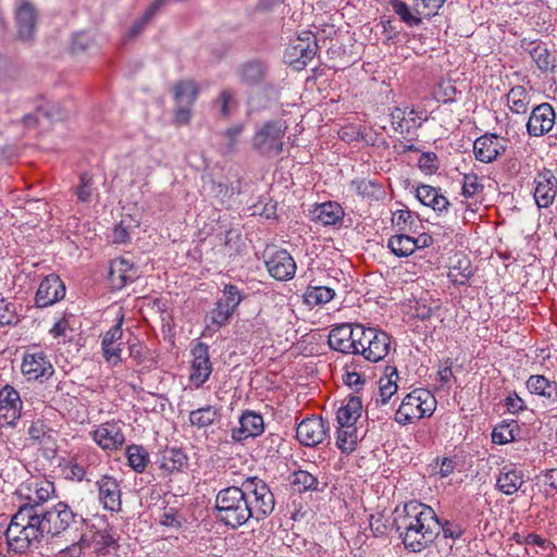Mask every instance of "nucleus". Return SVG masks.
<instances>
[{
  "label": "nucleus",
  "mask_w": 557,
  "mask_h": 557,
  "mask_svg": "<svg viewBox=\"0 0 557 557\" xmlns=\"http://www.w3.org/2000/svg\"><path fill=\"white\" fill-rule=\"evenodd\" d=\"M239 425L232 429L231 437L236 443L260 436L264 432L263 417L252 410H246L239 417Z\"/></svg>",
  "instance_id": "19"
},
{
  "label": "nucleus",
  "mask_w": 557,
  "mask_h": 557,
  "mask_svg": "<svg viewBox=\"0 0 557 557\" xmlns=\"http://www.w3.org/2000/svg\"><path fill=\"white\" fill-rule=\"evenodd\" d=\"M123 318L119 320V322L113 325L103 336L101 346L109 347V345H114L119 341L122 339L123 330H122Z\"/></svg>",
  "instance_id": "62"
},
{
  "label": "nucleus",
  "mask_w": 557,
  "mask_h": 557,
  "mask_svg": "<svg viewBox=\"0 0 557 557\" xmlns=\"http://www.w3.org/2000/svg\"><path fill=\"white\" fill-rule=\"evenodd\" d=\"M269 274L277 281H288L295 276L296 262L292 255L285 250L274 251L265 261Z\"/></svg>",
  "instance_id": "22"
},
{
  "label": "nucleus",
  "mask_w": 557,
  "mask_h": 557,
  "mask_svg": "<svg viewBox=\"0 0 557 557\" xmlns=\"http://www.w3.org/2000/svg\"><path fill=\"white\" fill-rule=\"evenodd\" d=\"M187 465V456L182 449L170 448L162 453L161 468L169 471H181Z\"/></svg>",
  "instance_id": "42"
},
{
  "label": "nucleus",
  "mask_w": 557,
  "mask_h": 557,
  "mask_svg": "<svg viewBox=\"0 0 557 557\" xmlns=\"http://www.w3.org/2000/svg\"><path fill=\"white\" fill-rule=\"evenodd\" d=\"M359 433L356 424H339L336 445L344 454L352 453L358 444Z\"/></svg>",
  "instance_id": "37"
},
{
  "label": "nucleus",
  "mask_w": 557,
  "mask_h": 557,
  "mask_svg": "<svg viewBox=\"0 0 557 557\" xmlns=\"http://www.w3.org/2000/svg\"><path fill=\"white\" fill-rule=\"evenodd\" d=\"M396 524L405 547L413 553L429 547L441 533V520L433 508L417 500L405 504Z\"/></svg>",
  "instance_id": "1"
},
{
  "label": "nucleus",
  "mask_w": 557,
  "mask_h": 557,
  "mask_svg": "<svg viewBox=\"0 0 557 557\" xmlns=\"http://www.w3.org/2000/svg\"><path fill=\"white\" fill-rule=\"evenodd\" d=\"M441 532L445 539L458 540L465 533L462 524L449 520L441 521Z\"/></svg>",
  "instance_id": "58"
},
{
  "label": "nucleus",
  "mask_w": 557,
  "mask_h": 557,
  "mask_svg": "<svg viewBox=\"0 0 557 557\" xmlns=\"http://www.w3.org/2000/svg\"><path fill=\"white\" fill-rule=\"evenodd\" d=\"M172 90L176 103H184L189 107L194 106L199 94L196 82L191 79L175 83Z\"/></svg>",
  "instance_id": "36"
},
{
  "label": "nucleus",
  "mask_w": 557,
  "mask_h": 557,
  "mask_svg": "<svg viewBox=\"0 0 557 557\" xmlns=\"http://www.w3.org/2000/svg\"><path fill=\"white\" fill-rule=\"evenodd\" d=\"M20 321L17 306L15 302L9 301L4 297H0V325H16Z\"/></svg>",
  "instance_id": "48"
},
{
  "label": "nucleus",
  "mask_w": 557,
  "mask_h": 557,
  "mask_svg": "<svg viewBox=\"0 0 557 557\" xmlns=\"http://www.w3.org/2000/svg\"><path fill=\"white\" fill-rule=\"evenodd\" d=\"M531 103V95L521 85L510 88L507 94V106L515 114H525Z\"/></svg>",
  "instance_id": "33"
},
{
  "label": "nucleus",
  "mask_w": 557,
  "mask_h": 557,
  "mask_svg": "<svg viewBox=\"0 0 557 557\" xmlns=\"http://www.w3.org/2000/svg\"><path fill=\"white\" fill-rule=\"evenodd\" d=\"M90 436L101 449L107 451L117 450L125 443L121 421L103 422L90 432Z\"/></svg>",
  "instance_id": "14"
},
{
  "label": "nucleus",
  "mask_w": 557,
  "mask_h": 557,
  "mask_svg": "<svg viewBox=\"0 0 557 557\" xmlns=\"http://www.w3.org/2000/svg\"><path fill=\"white\" fill-rule=\"evenodd\" d=\"M234 100V92L231 89H224L220 92L215 104L220 106L221 115L227 119L231 114V102Z\"/></svg>",
  "instance_id": "60"
},
{
  "label": "nucleus",
  "mask_w": 557,
  "mask_h": 557,
  "mask_svg": "<svg viewBox=\"0 0 557 557\" xmlns=\"http://www.w3.org/2000/svg\"><path fill=\"white\" fill-rule=\"evenodd\" d=\"M219 417V409L214 406L207 405L196 410H191L189 412L188 420L193 426L205 429L213 425Z\"/></svg>",
  "instance_id": "40"
},
{
  "label": "nucleus",
  "mask_w": 557,
  "mask_h": 557,
  "mask_svg": "<svg viewBox=\"0 0 557 557\" xmlns=\"http://www.w3.org/2000/svg\"><path fill=\"white\" fill-rule=\"evenodd\" d=\"M126 457L128 466L138 473L144 472L149 462V455L140 445L134 444L128 446L126 449Z\"/></svg>",
  "instance_id": "44"
},
{
  "label": "nucleus",
  "mask_w": 557,
  "mask_h": 557,
  "mask_svg": "<svg viewBox=\"0 0 557 557\" xmlns=\"http://www.w3.org/2000/svg\"><path fill=\"white\" fill-rule=\"evenodd\" d=\"M54 492L53 482L45 478H32L18 488V493L28 499L30 505H39L50 498Z\"/></svg>",
  "instance_id": "26"
},
{
  "label": "nucleus",
  "mask_w": 557,
  "mask_h": 557,
  "mask_svg": "<svg viewBox=\"0 0 557 557\" xmlns=\"http://www.w3.org/2000/svg\"><path fill=\"white\" fill-rule=\"evenodd\" d=\"M245 495L243 485L221 490L215 496V518L232 529L244 525L250 519Z\"/></svg>",
  "instance_id": "3"
},
{
  "label": "nucleus",
  "mask_w": 557,
  "mask_h": 557,
  "mask_svg": "<svg viewBox=\"0 0 557 557\" xmlns=\"http://www.w3.org/2000/svg\"><path fill=\"white\" fill-rule=\"evenodd\" d=\"M318 48L315 36L311 32H302L287 46L284 60L300 71L315 57Z\"/></svg>",
  "instance_id": "11"
},
{
  "label": "nucleus",
  "mask_w": 557,
  "mask_h": 557,
  "mask_svg": "<svg viewBox=\"0 0 557 557\" xmlns=\"http://www.w3.org/2000/svg\"><path fill=\"white\" fill-rule=\"evenodd\" d=\"M233 313L234 311L216 300L214 308L210 312V324L207 325L206 331L216 332L222 326L228 324Z\"/></svg>",
  "instance_id": "43"
},
{
  "label": "nucleus",
  "mask_w": 557,
  "mask_h": 557,
  "mask_svg": "<svg viewBox=\"0 0 557 557\" xmlns=\"http://www.w3.org/2000/svg\"><path fill=\"white\" fill-rule=\"evenodd\" d=\"M446 0H414V12L424 17L434 16Z\"/></svg>",
  "instance_id": "56"
},
{
  "label": "nucleus",
  "mask_w": 557,
  "mask_h": 557,
  "mask_svg": "<svg viewBox=\"0 0 557 557\" xmlns=\"http://www.w3.org/2000/svg\"><path fill=\"white\" fill-rule=\"evenodd\" d=\"M358 324L343 323L335 325L329 334V346L336 351L355 355L357 348L355 335Z\"/></svg>",
  "instance_id": "24"
},
{
  "label": "nucleus",
  "mask_w": 557,
  "mask_h": 557,
  "mask_svg": "<svg viewBox=\"0 0 557 557\" xmlns=\"http://www.w3.org/2000/svg\"><path fill=\"white\" fill-rule=\"evenodd\" d=\"M102 455L94 447H83L70 456L63 467L65 479L76 482H91L102 474Z\"/></svg>",
  "instance_id": "4"
},
{
  "label": "nucleus",
  "mask_w": 557,
  "mask_h": 557,
  "mask_svg": "<svg viewBox=\"0 0 557 557\" xmlns=\"http://www.w3.org/2000/svg\"><path fill=\"white\" fill-rule=\"evenodd\" d=\"M418 166L428 173H434L438 169L437 156L434 152H423L419 160Z\"/></svg>",
  "instance_id": "61"
},
{
  "label": "nucleus",
  "mask_w": 557,
  "mask_h": 557,
  "mask_svg": "<svg viewBox=\"0 0 557 557\" xmlns=\"http://www.w3.org/2000/svg\"><path fill=\"white\" fill-rule=\"evenodd\" d=\"M483 185L480 182V178L474 173H468L463 175L462 178V191L461 195L470 198L474 197L483 191Z\"/></svg>",
  "instance_id": "53"
},
{
  "label": "nucleus",
  "mask_w": 557,
  "mask_h": 557,
  "mask_svg": "<svg viewBox=\"0 0 557 557\" xmlns=\"http://www.w3.org/2000/svg\"><path fill=\"white\" fill-rule=\"evenodd\" d=\"M191 361L189 367L188 381L196 389L203 386L210 379L213 367L210 359L209 346L202 342H198L191 348Z\"/></svg>",
  "instance_id": "12"
},
{
  "label": "nucleus",
  "mask_w": 557,
  "mask_h": 557,
  "mask_svg": "<svg viewBox=\"0 0 557 557\" xmlns=\"http://www.w3.org/2000/svg\"><path fill=\"white\" fill-rule=\"evenodd\" d=\"M87 537H82L78 543H75L67 548L60 552V557H88L89 552L85 550Z\"/></svg>",
  "instance_id": "64"
},
{
  "label": "nucleus",
  "mask_w": 557,
  "mask_h": 557,
  "mask_svg": "<svg viewBox=\"0 0 557 557\" xmlns=\"http://www.w3.org/2000/svg\"><path fill=\"white\" fill-rule=\"evenodd\" d=\"M362 413V400L359 395L350 396L336 416L338 424H356Z\"/></svg>",
  "instance_id": "35"
},
{
  "label": "nucleus",
  "mask_w": 557,
  "mask_h": 557,
  "mask_svg": "<svg viewBox=\"0 0 557 557\" xmlns=\"http://www.w3.org/2000/svg\"><path fill=\"white\" fill-rule=\"evenodd\" d=\"M38 20L35 5L28 0H21L15 8V22L18 37L22 40L33 38Z\"/></svg>",
  "instance_id": "25"
},
{
  "label": "nucleus",
  "mask_w": 557,
  "mask_h": 557,
  "mask_svg": "<svg viewBox=\"0 0 557 557\" xmlns=\"http://www.w3.org/2000/svg\"><path fill=\"white\" fill-rule=\"evenodd\" d=\"M211 194L223 205L233 196V188L222 182H212Z\"/></svg>",
  "instance_id": "59"
},
{
  "label": "nucleus",
  "mask_w": 557,
  "mask_h": 557,
  "mask_svg": "<svg viewBox=\"0 0 557 557\" xmlns=\"http://www.w3.org/2000/svg\"><path fill=\"white\" fill-rule=\"evenodd\" d=\"M524 484L523 473L515 466H504L496 480V487L505 495H513Z\"/></svg>",
  "instance_id": "29"
},
{
  "label": "nucleus",
  "mask_w": 557,
  "mask_h": 557,
  "mask_svg": "<svg viewBox=\"0 0 557 557\" xmlns=\"http://www.w3.org/2000/svg\"><path fill=\"white\" fill-rule=\"evenodd\" d=\"M288 126L283 120L263 123L251 138L252 149L261 157L275 158L283 152L284 137Z\"/></svg>",
  "instance_id": "7"
},
{
  "label": "nucleus",
  "mask_w": 557,
  "mask_h": 557,
  "mask_svg": "<svg viewBox=\"0 0 557 557\" xmlns=\"http://www.w3.org/2000/svg\"><path fill=\"white\" fill-rule=\"evenodd\" d=\"M434 395L425 388H416L405 396L395 413V421L400 425L431 417L436 409Z\"/></svg>",
  "instance_id": "5"
},
{
  "label": "nucleus",
  "mask_w": 557,
  "mask_h": 557,
  "mask_svg": "<svg viewBox=\"0 0 557 557\" xmlns=\"http://www.w3.org/2000/svg\"><path fill=\"white\" fill-rule=\"evenodd\" d=\"M42 519L40 507L29 503L20 506L5 531L9 549L24 554L32 548H38L41 542L47 541L49 537Z\"/></svg>",
  "instance_id": "2"
},
{
  "label": "nucleus",
  "mask_w": 557,
  "mask_h": 557,
  "mask_svg": "<svg viewBox=\"0 0 557 557\" xmlns=\"http://www.w3.org/2000/svg\"><path fill=\"white\" fill-rule=\"evenodd\" d=\"M243 299L244 296L236 285L226 284L223 288V297L219 298L218 301H221L224 307L235 311Z\"/></svg>",
  "instance_id": "50"
},
{
  "label": "nucleus",
  "mask_w": 557,
  "mask_h": 557,
  "mask_svg": "<svg viewBox=\"0 0 557 557\" xmlns=\"http://www.w3.org/2000/svg\"><path fill=\"white\" fill-rule=\"evenodd\" d=\"M391 5L394 12L399 15L400 20L406 23L408 26H418L421 24V17L416 13L412 14L410 8L406 2L401 0H391Z\"/></svg>",
  "instance_id": "49"
},
{
  "label": "nucleus",
  "mask_w": 557,
  "mask_h": 557,
  "mask_svg": "<svg viewBox=\"0 0 557 557\" xmlns=\"http://www.w3.org/2000/svg\"><path fill=\"white\" fill-rule=\"evenodd\" d=\"M399 374L396 367L386 366L379 380V392L382 404H386L398 391Z\"/></svg>",
  "instance_id": "31"
},
{
  "label": "nucleus",
  "mask_w": 557,
  "mask_h": 557,
  "mask_svg": "<svg viewBox=\"0 0 557 557\" xmlns=\"http://www.w3.org/2000/svg\"><path fill=\"white\" fill-rule=\"evenodd\" d=\"M50 429L44 420L34 421L28 428V436L33 444H42L46 440L50 438Z\"/></svg>",
  "instance_id": "54"
},
{
  "label": "nucleus",
  "mask_w": 557,
  "mask_h": 557,
  "mask_svg": "<svg viewBox=\"0 0 557 557\" xmlns=\"http://www.w3.org/2000/svg\"><path fill=\"white\" fill-rule=\"evenodd\" d=\"M282 443V437L278 434L270 433L260 442V450L264 451L265 456H274L278 453V447Z\"/></svg>",
  "instance_id": "57"
},
{
  "label": "nucleus",
  "mask_w": 557,
  "mask_h": 557,
  "mask_svg": "<svg viewBox=\"0 0 557 557\" xmlns=\"http://www.w3.org/2000/svg\"><path fill=\"white\" fill-rule=\"evenodd\" d=\"M527 388L531 394L548 399H557V382L549 381L544 375H531L527 380Z\"/></svg>",
  "instance_id": "34"
},
{
  "label": "nucleus",
  "mask_w": 557,
  "mask_h": 557,
  "mask_svg": "<svg viewBox=\"0 0 557 557\" xmlns=\"http://www.w3.org/2000/svg\"><path fill=\"white\" fill-rule=\"evenodd\" d=\"M243 491L247 498V517L261 521L274 509L275 499L268 484L257 478H248L243 482Z\"/></svg>",
  "instance_id": "8"
},
{
  "label": "nucleus",
  "mask_w": 557,
  "mask_h": 557,
  "mask_svg": "<svg viewBox=\"0 0 557 557\" xmlns=\"http://www.w3.org/2000/svg\"><path fill=\"white\" fill-rule=\"evenodd\" d=\"M417 199L424 206L432 208L437 214H445L450 207L449 200L441 193L440 188L421 184L416 188Z\"/></svg>",
  "instance_id": "28"
},
{
  "label": "nucleus",
  "mask_w": 557,
  "mask_h": 557,
  "mask_svg": "<svg viewBox=\"0 0 557 557\" xmlns=\"http://www.w3.org/2000/svg\"><path fill=\"white\" fill-rule=\"evenodd\" d=\"M168 0H156L144 13V15L134 22L132 27L128 30L127 38L133 39L137 37L147 26V24L151 21V18L156 15L159 9L165 4Z\"/></svg>",
  "instance_id": "46"
},
{
  "label": "nucleus",
  "mask_w": 557,
  "mask_h": 557,
  "mask_svg": "<svg viewBox=\"0 0 557 557\" xmlns=\"http://www.w3.org/2000/svg\"><path fill=\"white\" fill-rule=\"evenodd\" d=\"M39 116H45L49 120H63L66 117V114L61 112L55 104L46 103L38 106L36 113L26 114L22 122L26 127L35 128L39 123Z\"/></svg>",
  "instance_id": "38"
},
{
  "label": "nucleus",
  "mask_w": 557,
  "mask_h": 557,
  "mask_svg": "<svg viewBox=\"0 0 557 557\" xmlns=\"http://www.w3.org/2000/svg\"><path fill=\"white\" fill-rule=\"evenodd\" d=\"M442 304L437 300H431L430 302L425 300L417 301L414 307L416 315L422 321L430 320L438 310H441Z\"/></svg>",
  "instance_id": "55"
},
{
  "label": "nucleus",
  "mask_w": 557,
  "mask_h": 557,
  "mask_svg": "<svg viewBox=\"0 0 557 557\" xmlns=\"http://www.w3.org/2000/svg\"><path fill=\"white\" fill-rule=\"evenodd\" d=\"M329 422L321 417L304 419L297 426L296 437L304 446L314 447L327 436Z\"/></svg>",
  "instance_id": "15"
},
{
  "label": "nucleus",
  "mask_w": 557,
  "mask_h": 557,
  "mask_svg": "<svg viewBox=\"0 0 557 557\" xmlns=\"http://www.w3.org/2000/svg\"><path fill=\"white\" fill-rule=\"evenodd\" d=\"M314 221L320 222L321 224L336 225L342 222L344 218V210L337 202L327 201L315 208L313 211Z\"/></svg>",
  "instance_id": "32"
},
{
  "label": "nucleus",
  "mask_w": 557,
  "mask_h": 557,
  "mask_svg": "<svg viewBox=\"0 0 557 557\" xmlns=\"http://www.w3.org/2000/svg\"><path fill=\"white\" fill-rule=\"evenodd\" d=\"M355 337L357 338L355 355H361L370 362L383 360L391 350V336L380 329L366 327L360 323L357 325Z\"/></svg>",
  "instance_id": "6"
},
{
  "label": "nucleus",
  "mask_w": 557,
  "mask_h": 557,
  "mask_svg": "<svg viewBox=\"0 0 557 557\" xmlns=\"http://www.w3.org/2000/svg\"><path fill=\"white\" fill-rule=\"evenodd\" d=\"M530 54L541 71H547L553 65L554 58L544 45L536 44Z\"/></svg>",
  "instance_id": "51"
},
{
  "label": "nucleus",
  "mask_w": 557,
  "mask_h": 557,
  "mask_svg": "<svg viewBox=\"0 0 557 557\" xmlns=\"http://www.w3.org/2000/svg\"><path fill=\"white\" fill-rule=\"evenodd\" d=\"M22 400L20 393L12 386L5 385L0 391V421L13 426L21 418Z\"/></svg>",
  "instance_id": "21"
},
{
  "label": "nucleus",
  "mask_w": 557,
  "mask_h": 557,
  "mask_svg": "<svg viewBox=\"0 0 557 557\" xmlns=\"http://www.w3.org/2000/svg\"><path fill=\"white\" fill-rule=\"evenodd\" d=\"M534 200L540 208L553 205L557 195V176L546 168L537 171L534 177Z\"/></svg>",
  "instance_id": "16"
},
{
  "label": "nucleus",
  "mask_w": 557,
  "mask_h": 557,
  "mask_svg": "<svg viewBox=\"0 0 557 557\" xmlns=\"http://www.w3.org/2000/svg\"><path fill=\"white\" fill-rule=\"evenodd\" d=\"M335 296L334 289L326 286H308L304 293V302L309 307L329 304Z\"/></svg>",
  "instance_id": "41"
},
{
  "label": "nucleus",
  "mask_w": 557,
  "mask_h": 557,
  "mask_svg": "<svg viewBox=\"0 0 557 557\" xmlns=\"http://www.w3.org/2000/svg\"><path fill=\"white\" fill-rule=\"evenodd\" d=\"M191 119V107L184 103H176L173 123L176 126L188 125Z\"/></svg>",
  "instance_id": "63"
},
{
  "label": "nucleus",
  "mask_w": 557,
  "mask_h": 557,
  "mask_svg": "<svg viewBox=\"0 0 557 557\" xmlns=\"http://www.w3.org/2000/svg\"><path fill=\"white\" fill-rule=\"evenodd\" d=\"M556 113L552 104L543 102L533 108L527 122V132L531 137H541L552 131Z\"/></svg>",
  "instance_id": "18"
},
{
  "label": "nucleus",
  "mask_w": 557,
  "mask_h": 557,
  "mask_svg": "<svg viewBox=\"0 0 557 557\" xmlns=\"http://www.w3.org/2000/svg\"><path fill=\"white\" fill-rule=\"evenodd\" d=\"M65 296V285L57 274L47 275L39 284L35 296V304L39 308H45L63 299Z\"/></svg>",
  "instance_id": "20"
},
{
  "label": "nucleus",
  "mask_w": 557,
  "mask_h": 557,
  "mask_svg": "<svg viewBox=\"0 0 557 557\" xmlns=\"http://www.w3.org/2000/svg\"><path fill=\"white\" fill-rule=\"evenodd\" d=\"M507 140L495 134L486 133L473 143L475 159L483 163H491L505 153Z\"/></svg>",
  "instance_id": "17"
},
{
  "label": "nucleus",
  "mask_w": 557,
  "mask_h": 557,
  "mask_svg": "<svg viewBox=\"0 0 557 557\" xmlns=\"http://www.w3.org/2000/svg\"><path fill=\"white\" fill-rule=\"evenodd\" d=\"M21 372L28 381L45 382L52 376L54 368L47 354L37 346L28 347L22 359Z\"/></svg>",
  "instance_id": "10"
},
{
  "label": "nucleus",
  "mask_w": 557,
  "mask_h": 557,
  "mask_svg": "<svg viewBox=\"0 0 557 557\" xmlns=\"http://www.w3.org/2000/svg\"><path fill=\"white\" fill-rule=\"evenodd\" d=\"M98 499L106 510L120 512L122 510V490L120 481L108 473H102L96 480Z\"/></svg>",
  "instance_id": "13"
},
{
  "label": "nucleus",
  "mask_w": 557,
  "mask_h": 557,
  "mask_svg": "<svg viewBox=\"0 0 557 557\" xmlns=\"http://www.w3.org/2000/svg\"><path fill=\"white\" fill-rule=\"evenodd\" d=\"M292 485L296 487L299 493L320 491L317 476L305 470H298L293 473Z\"/></svg>",
  "instance_id": "47"
},
{
  "label": "nucleus",
  "mask_w": 557,
  "mask_h": 557,
  "mask_svg": "<svg viewBox=\"0 0 557 557\" xmlns=\"http://www.w3.org/2000/svg\"><path fill=\"white\" fill-rule=\"evenodd\" d=\"M94 193V177L88 172H84L79 176V184L75 194L79 201L89 202Z\"/></svg>",
  "instance_id": "52"
},
{
  "label": "nucleus",
  "mask_w": 557,
  "mask_h": 557,
  "mask_svg": "<svg viewBox=\"0 0 557 557\" xmlns=\"http://www.w3.org/2000/svg\"><path fill=\"white\" fill-rule=\"evenodd\" d=\"M136 277L137 270L128 260L116 258L111 261L108 280L112 289L120 290Z\"/></svg>",
  "instance_id": "27"
},
{
  "label": "nucleus",
  "mask_w": 557,
  "mask_h": 557,
  "mask_svg": "<svg viewBox=\"0 0 557 557\" xmlns=\"http://www.w3.org/2000/svg\"><path fill=\"white\" fill-rule=\"evenodd\" d=\"M40 515L48 537L59 536L69 530L77 529L83 523L84 519L64 502H59L49 510L40 508Z\"/></svg>",
  "instance_id": "9"
},
{
  "label": "nucleus",
  "mask_w": 557,
  "mask_h": 557,
  "mask_svg": "<svg viewBox=\"0 0 557 557\" xmlns=\"http://www.w3.org/2000/svg\"><path fill=\"white\" fill-rule=\"evenodd\" d=\"M90 532L91 535L87 539L86 545L88 547L92 546L91 552L110 554L111 550L116 552L119 548L113 530L107 520H101L99 525L92 524Z\"/></svg>",
  "instance_id": "23"
},
{
  "label": "nucleus",
  "mask_w": 557,
  "mask_h": 557,
  "mask_svg": "<svg viewBox=\"0 0 557 557\" xmlns=\"http://www.w3.org/2000/svg\"><path fill=\"white\" fill-rule=\"evenodd\" d=\"M420 239L405 234L394 235L388 239L387 247L397 257H408L418 249Z\"/></svg>",
  "instance_id": "39"
},
{
  "label": "nucleus",
  "mask_w": 557,
  "mask_h": 557,
  "mask_svg": "<svg viewBox=\"0 0 557 557\" xmlns=\"http://www.w3.org/2000/svg\"><path fill=\"white\" fill-rule=\"evenodd\" d=\"M519 432V425L516 421L510 423H500L492 432V441L495 444L504 445L516 440Z\"/></svg>",
  "instance_id": "45"
},
{
  "label": "nucleus",
  "mask_w": 557,
  "mask_h": 557,
  "mask_svg": "<svg viewBox=\"0 0 557 557\" xmlns=\"http://www.w3.org/2000/svg\"><path fill=\"white\" fill-rule=\"evenodd\" d=\"M268 73V65L260 60H251L242 64L238 69V75L243 83L247 85H257L262 83Z\"/></svg>",
  "instance_id": "30"
}]
</instances>
